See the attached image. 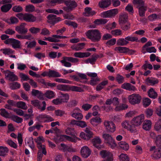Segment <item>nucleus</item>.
<instances>
[{
	"mask_svg": "<svg viewBox=\"0 0 161 161\" xmlns=\"http://www.w3.org/2000/svg\"><path fill=\"white\" fill-rule=\"evenodd\" d=\"M87 38L94 42L99 41L101 38V34L98 29H91L86 33Z\"/></svg>",
	"mask_w": 161,
	"mask_h": 161,
	"instance_id": "f257e3e1",
	"label": "nucleus"
},
{
	"mask_svg": "<svg viewBox=\"0 0 161 161\" xmlns=\"http://www.w3.org/2000/svg\"><path fill=\"white\" fill-rule=\"evenodd\" d=\"M16 16L21 20H23L29 22H35L36 17L31 14L25 13L23 14L20 13L16 14Z\"/></svg>",
	"mask_w": 161,
	"mask_h": 161,
	"instance_id": "f03ea898",
	"label": "nucleus"
},
{
	"mask_svg": "<svg viewBox=\"0 0 161 161\" xmlns=\"http://www.w3.org/2000/svg\"><path fill=\"white\" fill-rule=\"evenodd\" d=\"M141 96L136 93L130 95L128 97L129 103L132 105L139 104L141 102Z\"/></svg>",
	"mask_w": 161,
	"mask_h": 161,
	"instance_id": "7ed1b4c3",
	"label": "nucleus"
},
{
	"mask_svg": "<svg viewBox=\"0 0 161 161\" xmlns=\"http://www.w3.org/2000/svg\"><path fill=\"white\" fill-rule=\"evenodd\" d=\"M102 136L106 142L108 144L111 148L114 149L116 147L117 144L115 140L111 135L108 134L104 133L103 134Z\"/></svg>",
	"mask_w": 161,
	"mask_h": 161,
	"instance_id": "20e7f679",
	"label": "nucleus"
},
{
	"mask_svg": "<svg viewBox=\"0 0 161 161\" xmlns=\"http://www.w3.org/2000/svg\"><path fill=\"white\" fill-rule=\"evenodd\" d=\"M121 126L123 128L131 133H135L137 131V130L135 129L133 124L131 123V121L127 120L124 121L121 123Z\"/></svg>",
	"mask_w": 161,
	"mask_h": 161,
	"instance_id": "39448f33",
	"label": "nucleus"
},
{
	"mask_svg": "<svg viewBox=\"0 0 161 161\" xmlns=\"http://www.w3.org/2000/svg\"><path fill=\"white\" fill-rule=\"evenodd\" d=\"M65 4L67 7H64L63 9L67 12L72 11L77 6L76 3L74 0H66Z\"/></svg>",
	"mask_w": 161,
	"mask_h": 161,
	"instance_id": "423d86ee",
	"label": "nucleus"
},
{
	"mask_svg": "<svg viewBox=\"0 0 161 161\" xmlns=\"http://www.w3.org/2000/svg\"><path fill=\"white\" fill-rule=\"evenodd\" d=\"M63 59L61 60L60 62L63 64L64 66L67 67H70L72 65L68 61L74 63H77L79 61L78 59L71 57H64Z\"/></svg>",
	"mask_w": 161,
	"mask_h": 161,
	"instance_id": "0eeeda50",
	"label": "nucleus"
},
{
	"mask_svg": "<svg viewBox=\"0 0 161 161\" xmlns=\"http://www.w3.org/2000/svg\"><path fill=\"white\" fill-rule=\"evenodd\" d=\"M144 120V116L142 114L134 117L131 120V123L133 124L135 129L137 130V127L140 125Z\"/></svg>",
	"mask_w": 161,
	"mask_h": 161,
	"instance_id": "6e6552de",
	"label": "nucleus"
},
{
	"mask_svg": "<svg viewBox=\"0 0 161 161\" xmlns=\"http://www.w3.org/2000/svg\"><path fill=\"white\" fill-rule=\"evenodd\" d=\"M35 142L36 143L38 148L40 150H42V153L46 155L47 152L46 150L45 146L42 144V143L45 142V139L42 136H39L35 139Z\"/></svg>",
	"mask_w": 161,
	"mask_h": 161,
	"instance_id": "1a4fd4ad",
	"label": "nucleus"
},
{
	"mask_svg": "<svg viewBox=\"0 0 161 161\" xmlns=\"http://www.w3.org/2000/svg\"><path fill=\"white\" fill-rule=\"evenodd\" d=\"M118 12L117 8L111 9L102 12L100 16L104 18H111L115 16Z\"/></svg>",
	"mask_w": 161,
	"mask_h": 161,
	"instance_id": "9d476101",
	"label": "nucleus"
},
{
	"mask_svg": "<svg viewBox=\"0 0 161 161\" xmlns=\"http://www.w3.org/2000/svg\"><path fill=\"white\" fill-rule=\"evenodd\" d=\"M150 151L152 152V157L155 159H158L161 157V148H156L155 146L152 147Z\"/></svg>",
	"mask_w": 161,
	"mask_h": 161,
	"instance_id": "9b49d317",
	"label": "nucleus"
},
{
	"mask_svg": "<svg viewBox=\"0 0 161 161\" xmlns=\"http://www.w3.org/2000/svg\"><path fill=\"white\" fill-rule=\"evenodd\" d=\"M106 129L108 132H113L115 130V124L112 121L105 120L103 123Z\"/></svg>",
	"mask_w": 161,
	"mask_h": 161,
	"instance_id": "f8f14e48",
	"label": "nucleus"
},
{
	"mask_svg": "<svg viewBox=\"0 0 161 161\" xmlns=\"http://www.w3.org/2000/svg\"><path fill=\"white\" fill-rule=\"evenodd\" d=\"M91 150L86 146L82 147L80 151L81 156L83 158H85L88 157L91 154Z\"/></svg>",
	"mask_w": 161,
	"mask_h": 161,
	"instance_id": "ddd939ff",
	"label": "nucleus"
},
{
	"mask_svg": "<svg viewBox=\"0 0 161 161\" xmlns=\"http://www.w3.org/2000/svg\"><path fill=\"white\" fill-rule=\"evenodd\" d=\"M47 18L48 19L47 22L52 24H54L62 20L60 17H57L56 15L53 14L49 15L47 16Z\"/></svg>",
	"mask_w": 161,
	"mask_h": 161,
	"instance_id": "4468645a",
	"label": "nucleus"
},
{
	"mask_svg": "<svg viewBox=\"0 0 161 161\" xmlns=\"http://www.w3.org/2000/svg\"><path fill=\"white\" fill-rule=\"evenodd\" d=\"M31 103L33 106L40 110L41 111H44L46 109V104L45 101H43L42 102L43 105L42 107L41 106L40 102L38 100H35L31 101Z\"/></svg>",
	"mask_w": 161,
	"mask_h": 161,
	"instance_id": "2eb2a0df",
	"label": "nucleus"
},
{
	"mask_svg": "<svg viewBox=\"0 0 161 161\" xmlns=\"http://www.w3.org/2000/svg\"><path fill=\"white\" fill-rule=\"evenodd\" d=\"M6 78H8V79L11 81L17 80L18 78L14 74L13 72H11L8 70L4 71Z\"/></svg>",
	"mask_w": 161,
	"mask_h": 161,
	"instance_id": "dca6fc26",
	"label": "nucleus"
},
{
	"mask_svg": "<svg viewBox=\"0 0 161 161\" xmlns=\"http://www.w3.org/2000/svg\"><path fill=\"white\" fill-rule=\"evenodd\" d=\"M26 25L25 23H22L16 27L15 30L19 33L26 34L28 31V29L25 27Z\"/></svg>",
	"mask_w": 161,
	"mask_h": 161,
	"instance_id": "f3484780",
	"label": "nucleus"
},
{
	"mask_svg": "<svg viewBox=\"0 0 161 161\" xmlns=\"http://www.w3.org/2000/svg\"><path fill=\"white\" fill-rule=\"evenodd\" d=\"M37 118L40 121H42V120L46 122H50L54 120L53 118L46 114L40 115L37 117Z\"/></svg>",
	"mask_w": 161,
	"mask_h": 161,
	"instance_id": "a211bd4d",
	"label": "nucleus"
},
{
	"mask_svg": "<svg viewBox=\"0 0 161 161\" xmlns=\"http://www.w3.org/2000/svg\"><path fill=\"white\" fill-rule=\"evenodd\" d=\"M100 154L103 158H106L108 161H113V155L109 152L103 150L100 152Z\"/></svg>",
	"mask_w": 161,
	"mask_h": 161,
	"instance_id": "6ab92c4d",
	"label": "nucleus"
},
{
	"mask_svg": "<svg viewBox=\"0 0 161 161\" xmlns=\"http://www.w3.org/2000/svg\"><path fill=\"white\" fill-rule=\"evenodd\" d=\"M101 142V140L99 136H96L92 140L93 146L98 149L101 148L100 144Z\"/></svg>",
	"mask_w": 161,
	"mask_h": 161,
	"instance_id": "aec40b11",
	"label": "nucleus"
},
{
	"mask_svg": "<svg viewBox=\"0 0 161 161\" xmlns=\"http://www.w3.org/2000/svg\"><path fill=\"white\" fill-rule=\"evenodd\" d=\"M158 81V80L157 79L153 77L147 78L145 80L146 84L152 86L157 84Z\"/></svg>",
	"mask_w": 161,
	"mask_h": 161,
	"instance_id": "412c9836",
	"label": "nucleus"
},
{
	"mask_svg": "<svg viewBox=\"0 0 161 161\" xmlns=\"http://www.w3.org/2000/svg\"><path fill=\"white\" fill-rule=\"evenodd\" d=\"M110 4V0H102L98 3L99 6L102 8H107L108 7Z\"/></svg>",
	"mask_w": 161,
	"mask_h": 161,
	"instance_id": "4be33fe9",
	"label": "nucleus"
},
{
	"mask_svg": "<svg viewBox=\"0 0 161 161\" xmlns=\"http://www.w3.org/2000/svg\"><path fill=\"white\" fill-rule=\"evenodd\" d=\"M128 18V15L127 14L125 13H121L119 16V24H125L127 22Z\"/></svg>",
	"mask_w": 161,
	"mask_h": 161,
	"instance_id": "5701e85b",
	"label": "nucleus"
},
{
	"mask_svg": "<svg viewBox=\"0 0 161 161\" xmlns=\"http://www.w3.org/2000/svg\"><path fill=\"white\" fill-rule=\"evenodd\" d=\"M95 14V12L92 10L91 8L86 7L85 9V12L83 13V15L85 16L89 17L94 15Z\"/></svg>",
	"mask_w": 161,
	"mask_h": 161,
	"instance_id": "b1692460",
	"label": "nucleus"
},
{
	"mask_svg": "<svg viewBox=\"0 0 161 161\" xmlns=\"http://www.w3.org/2000/svg\"><path fill=\"white\" fill-rule=\"evenodd\" d=\"M102 122L101 119L99 117H93L91 119L90 122L93 126H96Z\"/></svg>",
	"mask_w": 161,
	"mask_h": 161,
	"instance_id": "393cba45",
	"label": "nucleus"
},
{
	"mask_svg": "<svg viewBox=\"0 0 161 161\" xmlns=\"http://www.w3.org/2000/svg\"><path fill=\"white\" fill-rule=\"evenodd\" d=\"M91 53L89 52H76L74 54V56L76 57L83 58L89 56Z\"/></svg>",
	"mask_w": 161,
	"mask_h": 161,
	"instance_id": "a878e982",
	"label": "nucleus"
},
{
	"mask_svg": "<svg viewBox=\"0 0 161 161\" xmlns=\"http://www.w3.org/2000/svg\"><path fill=\"white\" fill-rule=\"evenodd\" d=\"M152 126V123L149 120H145L144 122L142 125V128L146 131L150 130Z\"/></svg>",
	"mask_w": 161,
	"mask_h": 161,
	"instance_id": "bb28decb",
	"label": "nucleus"
},
{
	"mask_svg": "<svg viewBox=\"0 0 161 161\" xmlns=\"http://www.w3.org/2000/svg\"><path fill=\"white\" fill-rule=\"evenodd\" d=\"M10 136L14 138H16L17 137L19 146H21L23 140L22 139V135L21 133H18V136L17 137V135L15 134L14 133H12L11 134Z\"/></svg>",
	"mask_w": 161,
	"mask_h": 161,
	"instance_id": "cd10ccee",
	"label": "nucleus"
},
{
	"mask_svg": "<svg viewBox=\"0 0 161 161\" xmlns=\"http://www.w3.org/2000/svg\"><path fill=\"white\" fill-rule=\"evenodd\" d=\"M114 50L120 53H125L129 52V49L126 47L119 46L115 47Z\"/></svg>",
	"mask_w": 161,
	"mask_h": 161,
	"instance_id": "c85d7f7f",
	"label": "nucleus"
},
{
	"mask_svg": "<svg viewBox=\"0 0 161 161\" xmlns=\"http://www.w3.org/2000/svg\"><path fill=\"white\" fill-rule=\"evenodd\" d=\"M44 96L47 98L51 99L55 97V93L53 91L48 90L46 91L44 94Z\"/></svg>",
	"mask_w": 161,
	"mask_h": 161,
	"instance_id": "c756f323",
	"label": "nucleus"
},
{
	"mask_svg": "<svg viewBox=\"0 0 161 161\" xmlns=\"http://www.w3.org/2000/svg\"><path fill=\"white\" fill-rule=\"evenodd\" d=\"M126 39V37L124 38H120L118 39L117 42V44L119 46H124L129 43Z\"/></svg>",
	"mask_w": 161,
	"mask_h": 161,
	"instance_id": "7c9ffc66",
	"label": "nucleus"
},
{
	"mask_svg": "<svg viewBox=\"0 0 161 161\" xmlns=\"http://www.w3.org/2000/svg\"><path fill=\"white\" fill-rule=\"evenodd\" d=\"M147 93L150 97L154 99L156 98L158 96L157 92L153 88H151L148 92Z\"/></svg>",
	"mask_w": 161,
	"mask_h": 161,
	"instance_id": "2f4dec72",
	"label": "nucleus"
},
{
	"mask_svg": "<svg viewBox=\"0 0 161 161\" xmlns=\"http://www.w3.org/2000/svg\"><path fill=\"white\" fill-rule=\"evenodd\" d=\"M85 43H79L77 45H74L71 47V48L76 51H78L83 49L85 46Z\"/></svg>",
	"mask_w": 161,
	"mask_h": 161,
	"instance_id": "473e14b6",
	"label": "nucleus"
},
{
	"mask_svg": "<svg viewBox=\"0 0 161 161\" xmlns=\"http://www.w3.org/2000/svg\"><path fill=\"white\" fill-rule=\"evenodd\" d=\"M69 86L68 85L60 84L57 86V89L63 91H69Z\"/></svg>",
	"mask_w": 161,
	"mask_h": 161,
	"instance_id": "72a5a7b5",
	"label": "nucleus"
},
{
	"mask_svg": "<svg viewBox=\"0 0 161 161\" xmlns=\"http://www.w3.org/2000/svg\"><path fill=\"white\" fill-rule=\"evenodd\" d=\"M25 142L29 145V146L32 149H33L35 148V145L34 143L33 139L32 137H30L29 138H26L25 139Z\"/></svg>",
	"mask_w": 161,
	"mask_h": 161,
	"instance_id": "f704fd0d",
	"label": "nucleus"
},
{
	"mask_svg": "<svg viewBox=\"0 0 161 161\" xmlns=\"http://www.w3.org/2000/svg\"><path fill=\"white\" fill-rule=\"evenodd\" d=\"M61 75L58 72L54 70H49L48 71V77H60Z\"/></svg>",
	"mask_w": 161,
	"mask_h": 161,
	"instance_id": "c9c22d12",
	"label": "nucleus"
},
{
	"mask_svg": "<svg viewBox=\"0 0 161 161\" xmlns=\"http://www.w3.org/2000/svg\"><path fill=\"white\" fill-rule=\"evenodd\" d=\"M62 136L63 138H65L66 140L72 142H75L77 140H80V139L79 138L77 137L76 136H74L73 137L65 135H63Z\"/></svg>",
	"mask_w": 161,
	"mask_h": 161,
	"instance_id": "e433bc0d",
	"label": "nucleus"
},
{
	"mask_svg": "<svg viewBox=\"0 0 161 161\" xmlns=\"http://www.w3.org/2000/svg\"><path fill=\"white\" fill-rule=\"evenodd\" d=\"M12 47L14 49L19 48L20 47V42L16 39H13L11 44Z\"/></svg>",
	"mask_w": 161,
	"mask_h": 161,
	"instance_id": "4c0bfd02",
	"label": "nucleus"
},
{
	"mask_svg": "<svg viewBox=\"0 0 161 161\" xmlns=\"http://www.w3.org/2000/svg\"><path fill=\"white\" fill-rule=\"evenodd\" d=\"M138 9V12L140 16L143 17L145 15V12L147 10V7L143 6L137 8Z\"/></svg>",
	"mask_w": 161,
	"mask_h": 161,
	"instance_id": "58836bf2",
	"label": "nucleus"
},
{
	"mask_svg": "<svg viewBox=\"0 0 161 161\" xmlns=\"http://www.w3.org/2000/svg\"><path fill=\"white\" fill-rule=\"evenodd\" d=\"M118 145L120 148L126 151L129 149V144L125 142L121 141L119 142Z\"/></svg>",
	"mask_w": 161,
	"mask_h": 161,
	"instance_id": "ea45409f",
	"label": "nucleus"
},
{
	"mask_svg": "<svg viewBox=\"0 0 161 161\" xmlns=\"http://www.w3.org/2000/svg\"><path fill=\"white\" fill-rule=\"evenodd\" d=\"M16 107L24 110H26L28 107L25 103L23 101H19L16 103Z\"/></svg>",
	"mask_w": 161,
	"mask_h": 161,
	"instance_id": "a19ab883",
	"label": "nucleus"
},
{
	"mask_svg": "<svg viewBox=\"0 0 161 161\" xmlns=\"http://www.w3.org/2000/svg\"><path fill=\"white\" fill-rule=\"evenodd\" d=\"M71 116L78 120L82 119L83 118V115L80 113H71Z\"/></svg>",
	"mask_w": 161,
	"mask_h": 161,
	"instance_id": "79ce46f5",
	"label": "nucleus"
},
{
	"mask_svg": "<svg viewBox=\"0 0 161 161\" xmlns=\"http://www.w3.org/2000/svg\"><path fill=\"white\" fill-rule=\"evenodd\" d=\"M8 148L6 147L0 146V156H4L8 152Z\"/></svg>",
	"mask_w": 161,
	"mask_h": 161,
	"instance_id": "37998d69",
	"label": "nucleus"
},
{
	"mask_svg": "<svg viewBox=\"0 0 161 161\" xmlns=\"http://www.w3.org/2000/svg\"><path fill=\"white\" fill-rule=\"evenodd\" d=\"M12 7V5L10 4H5L1 7V9L2 12L6 13L9 11Z\"/></svg>",
	"mask_w": 161,
	"mask_h": 161,
	"instance_id": "c03bdc74",
	"label": "nucleus"
},
{
	"mask_svg": "<svg viewBox=\"0 0 161 161\" xmlns=\"http://www.w3.org/2000/svg\"><path fill=\"white\" fill-rule=\"evenodd\" d=\"M108 84V81L107 80H105L102 82L99 83L96 87V90L97 91H99L104 88V86Z\"/></svg>",
	"mask_w": 161,
	"mask_h": 161,
	"instance_id": "a18cd8bd",
	"label": "nucleus"
},
{
	"mask_svg": "<svg viewBox=\"0 0 161 161\" xmlns=\"http://www.w3.org/2000/svg\"><path fill=\"white\" fill-rule=\"evenodd\" d=\"M107 21L108 20L106 19H97L94 21V23L96 25H99L105 24Z\"/></svg>",
	"mask_w": 161,
	"mask_h": 161,
	"instance_id": "49530a36",
	"label": "nucleus"
},
{
	"mask_svg": "<svg viewBox=\"0 0 161 161\" xmlns=\"http://www.w3.org/2000/svg\"><path fill=\"white\" fill-rule=\"evenodd\" d=\"M128 107L127 105L125 104H122L121 105H117L115 108L116 111H120L127 109Z\"/></svg>",
	"mask_w": 161,
	"mask_h": 161,
	"instance_id": "de8ad7c7",
	"label": "nucleus"
},
{
	"mask_svg": "<svg viewBox=\"0 0 161 161\" xmlns=\"http://www.w3.org/2000/svg\"><path fill=\"white\" fill-rule=\"evenodd\" d=\"M91 130L92 128L89 127H86L85 130V132L86 133L87 136L89 139L91 138L93 136V133Z\"/></svg>",
	"mask_w": 161,
	"mask_h": 161,
	"instance_id": "09e8293b",
	"label": "nucleus"
},
{
	"mask_svg": "<svg viewBox=\"0 0 161 161\" xmlns=\"http://www.w3.org/2000/svg\"><path fill=\"white\" fill-rule=\"evenodd\" d=\"M32 95L34 96H37L38 98L40 99H41L42 97H41L42 96L41 92L35 89H33L31 92Z\"/></svg>",
	"mask_w": 161,
	"mask_h": 161,
	"instance_id": "8fccbe9b",
	"label": "nucleus"
},
{
	"mask_svg": "<svg viewBox=\"0 0 161 161\" xmlns=\"http://www.w3.org/2000/svg\"><path fill=\"white\" fill-rule=\"evenodd\" d=\"M10 88L12 90H14L19 88L20 87V85L17 82H14L9 84Z\"/></svg>",
	"mask_w": 161,
	"mask_h": 161,
	"instance_id": "3c124183",
	"label": "nucleus"
},
{
	"mask_svg": "<svg viewBox=\"0 0 161 161\" xmlns=\"http://www.w3.org/2000/svg\"><path fill=\"white\" fill-rule=\"evenodd\" d=\"M70 90L79 92H82L83 91L80 87L76 86H69V91Z\"/></svg>",
	"mask_w": 161,
	"mask_h": 161,
	"instance_id": "603ef678",
	"label": "nucleus"
},
{
	"mask_svg": "<svg viewBox=\"0 0 161 161\" xmlns=\"http://www.w3.org/2000/svg\"><path fill=\"white\" fill-rule=\"evenodd\" d=\"M0 51L5 55H9L13 53V51L9 48H2L1 49Z\"/></svg>",
	"mask_w": 161,
	"mask_h": 161,
	"instance_id": "864d4df0",
	"label": "nucleus"
},
{
	"mask_svg": "<svg viewBox=\"0 0 161 161\" xmlns=\"http://www.w3.org/2000/svg\"><path fill=\"white\" fill-rule=\"evenodd\" d=\"M11 119L12 120L17 123H21L23 121V119L18 116H17L13 115L11 117Z\"/></svg>",
	"mask_w": 161,
	"mask_h": 161,
	"instance_id": "5fc2aeb1",
	"label": "nucleus"
},
{
	"mask_svg": "<svg viewBox=\"0 0 161 161\" xmlns=\"http://www.w3.org/2000/svg\"><path fill=\"white\" fill-rule=\"evenodd\" d=\"M60 98L62 103L66 102L69 100V96L67 94H62V96Z\"/></svg>",
	"mask_w": 161,
	"mask_h": 161,
	"instance_id": "6e6d98bb",
	"label": "nucleus"
},
{
	"mask_svg": "<svg viewBox=\"0 0 161 161\" xmlns=\"http://www.w3.org/2000/svg\"><path fill=\"white\" fill-rule=\"evenodd\" d=\"M35 8L34 6L31 4H29L25 7V10L28 12H32L34 11Z\"/></svg>",
	"mask_w": 161,
	"mask_h": 161,
	"instance_id": "4d7b16f0",
	"label": "nucleus"
},
{
	"mask_svg": "<svg viewBox=\"0 0 161 161\" xmlns=\"http://www.w3.org/2000/svg\"><path fill=\"white\" fill-rule=\"evenodd\" d=\"M133 3L136 4L137 8L144 6L143 0H134Z\"/></svg>",
	"mask_w": 161,
	"mask_h": 161,
	"instance_id": "13d9d810",
	"label": "nucleus"
},
{
	"mask_svg": "<svg viewBox=\"0 0 161 161\" xmlns=\"http://www.w3.org/2000/svg\"><path fill=\"white\" fill-rule=\"evenodd\" d=\"M0 114L2 116L6 118H8L9 117V113L4 109H2L0 110Z\"/></svg>",
	"mask_w": 161,
	"mask_h": 161,
	"instance_id": "bf43d9fd",
	"label": "nucleus"
},
{
	"mask_svg": "<svg viewBox=\"0 0 161 161\" xmlns=\"http://www.w3.org/2000/svg\"><path fill=\"white\" fill-rule=\"evenodd\" d=\"M54 80L55 81L59 83L67 84H70L71 83V82L70 81L63 78H56Z\"/></svg>",
	"mask_w": 161,
	"mask_h": 161,
	"instance_id": "052dcab7",
	"label": "nucleus"
},
{
	"mask_svg": "<svg viewBox=\"0 0 161 161\" xmlns=\"http://www.w3.org/2000/svg\"><path fill=\"white\" fill-rule=\"evenodd\" d=\"M126 24H120L121 27L123 30L126 31L130 28V24L129 23L126 22Z\"/></svg>",
	"mask_w": 161,
	"mask_h": 161,
	"instance_id": "680f3d73",
	"label": "nucleus"
},
{
	"mask_svg": "<svg viewBox=\"0 0 161 161\" xmlns=\"http://www.w3.org/2000/svg\"><path fill=\"white\" fill-rule=\"evenodd\" d=\"M152 45V43L150 41L148 42L142 47V52L145 54L146 53V49L149 47V46H150Z\"/></svg>",
	"mask_w": 161,
	"mask_h": 161,
	"instance_id": "e2e57ef3",
	"label": "nucleus"
},
{
	"mask_svg": "<svg viewBox=\"0 0 161 161\" xmlns=\"http://www.w3.org/2000/svg\"><path fill=\"white\" fill-rule=\"evenodd\" d=\"M40 30V29L39 28L34 27H31L29 29V31L33 34H36L39 33Z\"/></svg>",
	"mask_w": 161,
	"mask_h": 161,
	"instance_id": "0e129e2a",
	"label": "nucleus"
},
{
	"mask_svg": "<svg viewBox=\"0 0 161 161\" xmlns=\"http://www.w3.org/2000/svg\"><path fill=\"white\" fill-rule=\"evenodd\" d=\"M6 143L11 147L14 148H16L17 147V144L11 140H8L6 141Z\"/></svg>",
	"mask_w": 161,
	"mask_h": 161,
	"instance_id": "69168bd1",
	"label": "nucleus"
},
{
	"mask_svg": "<svg viewBox=\"0 0 161 161\" xmlns=\"http://www.w3.org/2000/svg\"><path fill=\"white\" fill-rule=\"evenodd\" d=\"M120 161H129V158L126 154H121L119 156Z\"/></svg>",
	"mask_w": 161,
	"mask_h": 161,
	"instance_id": "338daca9",
	"label": "nucleus"
},
{
	"mask_svg": "<svg viewBox=\"0 0 161 161\" xmlns=\"http://www.w3.org/2000/svg\"><path fill=\"white\" fill-rule=\"evenodd\" d=\"M151 100L148 98H145L143 99V105L145 107L149 106L151 103Z\"/></svg>",
	"mask_w": 161,
	"mask_h": 161,
	"instance_id": "774afa93",
	"label": "nucleus"
}]
</instances>
